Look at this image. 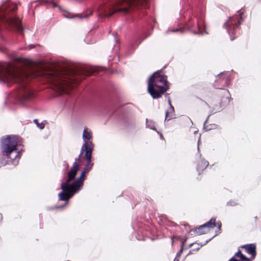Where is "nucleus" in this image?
Returning <instances> with one entry per match:
<instances>
[{"label":"nucleus","instance_id":"bb28decb","mask_svg":"<svg viewBox=\"0 0 261 261\" xmlns=\"http://www.w3.org/2000/svg\"><path fill=\"white\" fill-rule=\"evenodd\" d=\"M34 122L36 124L37 126L40 129H42L44 127V125L42 122L39 123L37 119L34 120Z\"/></svg>","mask_w":261,"mask_h":261},{"label":"nucleus","instance_id":"6ab92c4d","mask_svg":"<svg viewBox=\"0 0 261 261\" xmlns=\"http://www.w3.org/2000/svg\"><path fill=\"white\" fill-rule=\"evenodd\" d=\"M92 151L91 149H88L85 153L86 158V164L93 166L94 164L91 162Z\"/></svg>","mask_w":261,"mask_h":261},{"label":"nucleus","instance_id":"39448f33","mask_svg":"<svg viewBox=\"0 0 261 261\" xmlns=\"http://www.w3.org/2000/svg\"><path fill=\"white\" fill-rule=\"evenodd\" d=\"M80 169V165H78L76 163H73L71 168L67 174V178L64 182H62L61 184V189L62 192H60L59 195V199L61 201H64L65 203L63 205L59 206H55L54 207H49L48 210H51L54 209H61L63 208L68 203L69 201V195L70 190H72V187H69L67 186V185H71L69 182L73 180H75L76 175H77V172Z\"/></svg>","mask_w":261,"mask_h":261},{"label":"nucleus","instance_id":"b1692460","mask_svg":"<svg viewBox=\"0 0 261 261\" xmlns=\"http://www.w3.org/2000/svg\"><path fill=\"white\" fill-rule=\"evenodd\" d=\"M238 204V202L237 200H230L229 201L227 202V206H234Z\"/></svg>","mask_w":261,"mask_h":261},{"label":"nucleus","instance_id":"9b49d317","mask_svg":"<svg viewBox=\"0 0 261 261\" xmlns=\"http://www.w3.org/2000/svg\"><path fill=\"white\" fill-rule=\"evenodd\" d=\"M199 156L200 158V160L198 162L196 168L197 171L198 172V174H200V172H202L205 170L209 165L208 161L205 160L203 158H201V154H199Z\"/></svg>","mask_w":261,"mask_h":261},{"label":"nucleus","instance_id":"f8f14e48","mask_svg":"<svg viewBox=\"0 0 261 261\" xmlns=\"http://www.w3.org/2000/svg\"><path fill=\"white\" fill-rule=\"evenodd\" d=\"M168 104L169 105V109L166 112L165 121H169L175 118L174 109L171 104V101L169 97H168Z\"/></svg>","mask_w":261,"mask_h":261},{"label":"nucleus","instance_id":"a19ab883","mask_svg":"<svg viewBox=\"0 0 261 261\" xmlns=\"http://www.w3.org/2000/svg\"><path fill=\"white\" fill-rule=\"evenodd\" d=\"M193 244H191L189 245V246H190V247L192 246Z\"/></svg>","mask_w":261,"mask_h":261},{"label":"nucleus","instance_id":"4be33fe9","mask_svg":"<svg viewBox=\"0 0 261 261\" xmlns=\"http://www.w3.org/2000/svg\"><path fill=\"white\" fill-rule=\"evenodd\" d=\"M185 32L184 29H170L169 28L168 30L166 32V33H169L170 32H179V33H183Z\"/></svg>","mask_w":261,"mask_h":261},{"label":"nucleus","instance_id":"2f4dec72","mask_svg":"<svg viewBox=\"0 0 261 261\" xmlns=\"http://www.w3.org/2000/svg\"><path fill=\"white\" fill-rule=\"evenodd\" d=\"M156 132L160 135V139H161L162 140L164 139L163 135L160 132H158V130H156Z\"/></svg>","mask_w":261,"mask_h":261},{"label":"nucleus","instance_id":"cd10ccee","mask_svg":"<svg viewBox=\"0 0 261 261\" xmlns=\"http://www.w3.org/2000/svg\"><path fill=\"white\" fill-rule=\"evenodd\" d=\"M217 225L218 226V230L216 231V236L219 233H220V232H221V222L217 223H216V225Z\"/></svg>","mask_w":261,"mask_h":261},{"label":"nucleus","instance_id":"6e6552de","mask_svg":"<svg viewBox=\"0 0 261 261\" xmlns=\"http://www.w3.org/2000/svg\"><path fill=\"white\" fill-rule=\"evenodd\" d=\"M4 25L5 27L14 29L20 33L23 30L21 21L18 17H7L6 12L3 9H0V32H2L4 30Z\"/></svg>","mask_w":261,"mask_h":261},{"label":"nucleus","instance_id":"79ce46f5","mask_svg":"<svg viewBox=\"0 0 261 261\" xmlns=\"http://www.w3.org/2000/svg\"><path fill=\"white\" fill-rule=\"evenodd\" d=\"M173 243V238L172 239V244Z\"/></svg>","mask_w":261,"mask_h":261},{"label":"nucleus","instance_id":"dca6fc26","mask_svg":"<svg viewBox=\"0 0 261 261\" xmlns=\"http://www.w3.org/2000/svg\"><path fill=\"white\" fill-rule=\"evenodd\" d=\"M227 74V73L225 72H221L218 74L216 77V81H218L219 79L224 80L225 84L226 86H228L230 83V79L228 75H226Z\"/></svg>","mask_w":261,"mask_h":261},{"label":"nucleus","instance_id":"9d476101","mask_svg":"<svg viewBox=\"0 0 261 261\" xmlns=\"http://www.w3.org/2000/svg\"><path fill=\"white\" fill-rule=\"evenodd\" d=\"M221 108H222V106H221V103L220 102H219L218 105H216L213 107V108L210 112V114L208 115V116H207L206 120H205V121L203 123V129L205 130L206 131H207V130H211L212 129H215L216 128V125L215 124L211 125V127H208V126H206V123L207 122V121H208L210 116L216 112L221 111Z\"/></svg>","mask_w":261,"mask_h":261},{"label":"nucleus","instance_id":"c85d7f7f","mask_svg":"<svg viewBox=\"0 0 261 261\" xmlns=\"http://www.w3.org/2000/svg\"><path fill=\"white\" fill-rule=\"evenodd\" d=\"M82 155H81V153L78 156V158L75 159L74 162L73 163H76L78 165H80V162L81 161V156Z\"/></svg>","mask_w":261,"mask_h":261},{"label":"nucleus","instance_id":"393cba45","mask_svg":"<svg viewBox=\"0 0 261 261\" xmlns=\"http://www.w3.org/2000/svg\"><path fill=\"white\" fill-rule=\"evenodd\" d=\"M92 15V12H90L88 14H80L76 15L77 17H78L80 19L83 18H87L89 16Z\"/></svg>","mask_w":261,"mask_h":261},{"label":"nucleus","instance_id":"ea45409f","mask_svg":"<svg viewBox=\"0 0 261 261\" xmlns=\"http://www.w3.org/2000/svg\"><path fill=\"white\" fill-rule=\"evenodd\" d=\"M101 69H102V68H98V70H101Z\"/></svg>","mask_w":261,"mask_h":261},{"label":"nucleus","instance_id":"4468645a","mask_svg":"<svg viewBox=\"0 0 261 261\" xmlns=\"http://www.w3.org/2000/svg\"><path fill=\"white\" fill-rule=\"evenodd\" d=\"M50 3L53 7H58L61 12L63 13V15L65 17L67 18H73L74 17L72 14L70 13L66 10L62 9L60 6L58 5L56 3L54 2H51Z\"/></svg>","mask_w":261,"mask_h":261},{"label":"nucleus","instance_id":"f3484780","mask_svg":"<svg viewBox=\"0 0 261 261\" xmlns=\"http://www.w3.org/2000/svg\"><path fill=\"white\" fill-rule=\"evenodd\" d=\"M216 226V219L212 218L210 220L205 224L201 225V227H205L206 228H213Z\"/></svg>","mask_w":261,"mask_h":261},{"label":"nucleus","instance_id":"f03ea898","mask_svg":"<svg viewBox=\"0 0 261 261\" xmlns=\"http://www.w3.org/2000/svg\"><path fill=\"white\" fill-rule=\"evenodd\" d=\"M103 6L98 8L99 15L110 17L114 13L127 14L141 7L146 8L148 0H102Z\"/></svg>","mask_w":261,"mask_h":261},{"label":"nucleus","instance_id":"4c0bfd02","mask_svg":"<svg viewBox=\"0 0 261 261\" xmlns=\"http://www.w3.org/2000/svg\"><path fill=\"white\" fill-rule=\"evenodd\" d=\"M148 35H149V34H148L147 35L145 36L144 37V38H143V39H144L145 38H147V37Z\"/></svg>","mask_w":261,"mask_h":261},{"label":"nucleus","instance_id":"e433bc0d","mask_svg":"<svg viewBox=\"0 0 261 261\" xmlns=\"http://www.w3.org/2000/svg\"><path fill=\"white\" fill-rule=\"evenodd\" d=\"M33 48V45H30L29 46V49H31V48Z\"/></svg>","mask_w":261,"mask_h":261},{"label":"nucleus","instance_id":"412c9836","mask_svg":"<svg viewBox=\"0 0 261 261\" xmlns=\"http://www.w3.org/2000/svg\"><path fill=\"white\" fill-rule=\"evenodd\" d=\"M205 229H206L205 227L201 228V225H200L197 229H196L195 230V231L196 232V233H197L199 235H201L202 234H204L206 232V231L205 230Z\"/></svg>","mask_w":261,"mask_h":261},{"label":"nucleus","instance_id":"7c9ffc66","mask_svg":"<svg viewBox=\"0 0 261 261\" xmlns=\"http://www.w3.org/2000/svg\"><path fill=\"white\" fill-rule=\"evenodd\" d=\"M17 9V6L15 5H14L12 6V8H10L9 10L14 11Z\"/></svg>","mask_w":261,"mask_h":261},{"label":"nucleus","instance_id":"ddd939ff","mask_svg":"<svg viewBox=\"0 0 261 261\" xmlns=\"http://www.w3.org/2000/svg\"><path fill=\"white\" fill-rule=\"evenodd\" d=\"M243 248H244L246 250V252L252 255V257H254L256 255V246L254 244H250L245 245L243 246Z\"/></svg>","mask_w":261,"mask_h":261},{"label":"nucleus","instance_id":"c9c22d12","mask_svg":"<svg viewBox=\"0 0 261 261\" xmlns=\"http://www.w3.org/2000/svg\"><path fill=\"white\" fill-rule=\"evenodd\" d=\"M178 257L176 256L173 261H179Z\"/></svg>","mask_w":261,"mask_h":261},{"label":"nucleus","instance_id":"2eb2a0df","mask_svg":"<svg viewBox=\"0 0 261 261\" xmlns=\"http://www.w3.org/2000/svg\"><path fill=\"white\" fill-rule=\"evenodd\" d=\"M94 145L92 142H86L84 143L81 148L80 153L81 155H83L84 151L86 152V151L88 149H91V151H93Z\"/></svg>","mask_w":261,"mask_h":261},{"label":"nucleus","instance_id":"f257e3e1","mask_svg":"<svg viewBox=\"0 0 261 261\" xmlns=\"http://www.w3.org/2000/svg\"><path fill=\"white\" fill-rule=\"evenodd\" d=\"M95 72L96 69H89L81 66L66 68L59 72L48 73L40 67L24 71L9 63L0 62V83L7 84L8 86L10 83L18 84L17 96L21 103L24 105L35 97L34 91L27 85L28 81L31 79L44 78L60 94L69 95L68 90L73 89L85 77Z\"/></svg>","mask_w":261,"mask_h":261},{"label":"nucleus","instance_id":"473e14b6","mask_svg":"<svg viewBox=\"0 0 261 261\" xmlns=\"http://www.w3.org/2000/svg\"><path fill=\"white\" fill-rule=\"evenodd\" d=\"M210 240H211V239H210V240H208L206 241L205 242V243H203V244H200V246H203V245H206V244H207V243H208Z\"/></svg>","mask_w":261,"mask_h":261},{"label":"nucleus","instance_id":"1a4fd4ad","mask_svg":"<svg viewBox=\"0 0 261 261\" xmlns=\"http://www.w3.org/2000/svg\"><path fill=\"white\" fill-rule=\"evenodd\" d=\"M86 173L82 171L79 177L75 179L71 185H67L69 187H72V190L69 192V200L76 193H78L83 188L84 181L85 180V175Z\"/></svg>","mask_w":261,"mask_h":261},{"label":"nucleus","instance_id":"58836bf2","mask_svg":"<svg viewBox=\"0 0 261 261\" xmlns=\"http://www.w3.org/2000/svg\"><path fill=\"white\" fill-rule=\"evenodd\" d=\"M0 219H1V220L2 219V215L1 214H0Z\"/></svg>","mask_w":261,"mask_h":261},{"label":"nucleus","instance_id":"5701e85b","mask_svg":"<svg viewBox=\"0 0 261 261\" xmlns=\"http://www.w3.org/2000/svg\"><path fill=\"white\" fill-rule=\"evenodd\" d=\"M93 166L92 165L86 164L82 171L87 173L92 169Z\"/></svg>","mask_w":261,"mask_h":261},{"label":"nucleus","instance_id":"423d86ee","mask_svg":"<svg viewBox=\"0 0 261 261\" xmlns=\"http://www.w3.org/2000/svg\"><path fill=\"white\" fill-rule=\"evenodd\" d=\"M185 27L194 34L203 35L208 34L205 29L204 15L202 11L199 15L194 14L193 16H190Z\"/></svg>","mask_w":261,"mask_h":261},{"label":"nucleus","instance_id":"aec40b11","mask_svg":"<svg viewBox=\"0 0 261 261\" xmlns=\"http://www.w3.org/2000/svg\"><path fill=\"white\" fill-rule=\"evenodd\" d=\"M146 126L147 128H149L153 130L156 131L155 122L151 120L148 119H146Z\"/></svg>","mask_w":261,"mask_h":261},{"label":"nucleus","instance_id":"a878e982","mask_svg":"<svg viewBox=\"0 0 261 261\" xmlns=\"http://www.w3.org/2000/svg\"><path fill=\"white\" fill-rule=\"evenodd\" d=\"M186 241H187V238H186L185 240H184V241L182 242L181 248L178 251V252L177 253L176 256L178 257H179L180 256L181 254H182V253L183 252V247L184 246V244L186 242Z\"/></svg>","mask_w":261,"mask_h":261},{"label":"nucleus","instance_id":"f704fd0d","mask_svg":"<svg viewBox=\"0 0 261 261\" xmlns=\"http://www.w3.org/2000/svg\"><path fill=\"white\" fill-rule=\"evenodd\" d=\"M200 137V136L199 137V138ZM199 142H200V138L199 139L198 141V144H197V148H198V150H199Z\"/></svg>","mask_w":261,"mask_h":261},{"label":"nucleus","instance_id":"a211bd4d","mask_svg":"<svg viewBox=\"0 0 261 261\" xmlns=\"http://www.w3.org/2000/svg\"><path fill=\"white\" fill-rule=\"evenodd\" d=\"M92 138V133L90 131L87 130L86 129H84L83 134V139L85 143L86 142H91L90 139Z\"/></svg>","mask_w":261,"mask_h":261},{"label":"nucleus","instance_id":"20e7f679","mask_svg":"<svg viewBox=\"0 0 261 261\" xmlns=\"http://www.w3.org/2000/svg\"><path fill=\"white\" fill-rule=\"evenodd\" d=\"M169 88L167 76L159 70L153 73L148 80V92L153 99L162 97Z\"/></svg>","mask_w":261,"mask_h":261},{"label":"nucleus","instance_id":"7ed1b4c3","mask_svg":"<svg viewBox=\"0 0 261 261\" xmlns=\"http://www.w3.org/2000/svg\"><path fill=\"white\" fill-rule=\"evenodd\" d=\"M1 148L10 163L14 166L18 165L21 156L23 146L18 141L17 136H7L1 139Z\"/></svg>","mask_w":261,"mask_h":261},{"label":"nucleus","instance_id":"72a5a7b5","mask_svg":"<svg viewBox=\"0 0 261 261\" xmlns=\"http://www.w3.org/2000/svg\"><path fill=\"white\" fill-rule=\"evenodd\" d=\"M2 156L0 155V167L3 164V162L2 161Z\"/></svg>","mask_w":261,"mask_h":261},{"label":"nucleus","instance_id":"c756f323","mask_svg":"<svg viewBox=\"0 0 261 261\" xmlns=\"http://www.w3.org/2000/svg\"><path fill=\"white\" fill-rule=\"evenodd\" d=\"M63 166L64 167L65 170H67L69 167L68 162L66 161L63 162Z\"/></svg>","mask_w":261,"mask_h":261},{"label":"nucleus","instance_id":"0eeeda50","mask_svg":"<svg viewBox=\"0 0 261 261\" xmlns=\"http://www.w3.org/2000/svg\"><path fill=\"white\" fill-rule=\"evenodd\" d=\"M238 14L230 17L228 20L223 24V27L226 30L230 36V39L233 41L239 34V28L242 20V12L238 11Z\"/></svg>","mask_w":261,"mask_h":261}]
</instances>
